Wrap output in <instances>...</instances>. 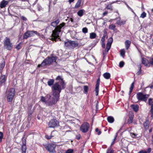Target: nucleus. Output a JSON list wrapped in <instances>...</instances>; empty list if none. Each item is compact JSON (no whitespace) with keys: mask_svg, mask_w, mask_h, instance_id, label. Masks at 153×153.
I'll use <instances>...</instances> for the list:
<instances>
[{"mask_svg":"<svg viewBox=\"0 0 153 153\" xmlns=\"http://www.w3.org/2000/svg\"><path fill=\"white\" fill-rule=\"evenodd\" d=\"M57 82L52 85V89L53 96H56L58 97L60 96V93L61 90L65 88L66 84L62 76H58L55 79Z\"/></svg>","mask_w":153,"mask_h":153,"instance_id":"f257e3e1","label":"nucleus"},{"mask_svg":"<svg viewBox=\"0 0 153 153\" xmlns=\"http://www.w3.org/2000/svg\"><path fill=\"white\" fill-rule=\"evenodd\" d=\"M56 59L57 57L56 56L48 57L43 61L41 64L39 65L38 67H44L47 65H49L53 62H56Z\"/></svg>","mask_w":153,"mask_h":153,"instance_id":"f03ea898","label":"nucleus"},{"mask_svg":"<svg viewBox=\"0 0 153 153\" xmlns=\"http://www.w3.org/2000/svg\"><path fill=\"white\" fill-rule=\"evenodd\" d=\"M57 97L56 96H53L52 97L49 94L47 95L46 96L47 104L48 105H51L56 104L59 99V97Z\"/></svg>","mask_w":153,"mask_h":153,"instance_id":"7ed1b4c3","label":"nucleus"},{"mask_svg":"<svg viewBox=\"0 0 153 153\" xmlns=\"http://www.w3.org/2000/svg\"><path fill=\"white\" fill-rule=\"evenodd\" d=\"M34 34H36L40 38H43L44 37V36L38 33L37 31H30L27 30L25 32L23 36V38H27L30 37L34 36Z\"/></svg>","mask_w":153,"mask_h":153,"instance_id":"20e7f679","label":"nucleus"},{"mask_svg":"<svg viewBox=\"0 0 153 153\" xmlns=\"http://www.w3.org/2000/svg\"><path fill=\"white\" fill-rule=\"evenodd\" d=\"M65 45L67 46L70 49H74L76 47H79L80 45L77 42L75 41H68L65 43Z\"/></svg>","mask_w":153,"mask_h":153,"instance_id":"39448f33","label":"nucleus"},{"mask_svg":"<svg viewBox=\"0 0 153 153\" xmlns=\"http://www.w3.org/2000/svg\"><path fill=\"white\" fill-rule=\"evenodd\" d=\"M15 91L13 88H11L6 92L7 98V101L11 102L15 95Z\"/></svg>","mask_w":153,"mask_h":153,"instance_id":"423d86ee","label":"nucleus"},{"mask_svg":"<svg viewBox=\"0 0 153 153\" xmlns=\"http://www.w3.org/2000/svg\"><path fill=\"white\" fill-rule=\"evenodd\" d=\"M113 41V39H108L106 45V49H105L104 50L102 51V53L104 57L107 54L108 51L110 49Z\"/></svg>","mask_w":153,"mask_h":153,"instance_id":"0eeeda50","label":"nucleus"},{"mask_svg":"<svg viewBox=\"0 0 153 153\" xmlns=\"http://www.w3.org/2000/svg\"><path fill=\"white\" fill-rule=\"evenodd\" d=\"M149 95H144L141 92H139L137 94V98L138 100L146 101L149 97Z\"/></svg>","mask_w":153,"mask_h":153,"instance_id":"6e6552de","label":"nucleus"},{"mask_svg":"<svg viewBox=\"0 0 153 153\" xmlns=\"http://www.w3.org/2000/svg\"><path fill=\"white\" fill-rule=\"evenodd\" d=\"M4 47L5 48L9 50L12 49L13 45L10 42L9 39H6L4 41Z\"/></svg>","mask_w":153,"mask_h":153,"instance_id":"1a4fd4ad","label":"nucleus"},{"mask_svg":"<svg viewBox=\"0 0 153 153\" xmlns=\"http://www.w3.org/2000/svg\"><path fill=\"white\" fill-rule=\"evenodd\" d=\"M89 127V125L87 122H85L83 123L80 127V130L83 133L87 132Z\"/></svg>","mask_w":153,"mask_h":153,"instance_id":"9d476101","label":"nucleus"},{"mask_svg":"<svg viewBox=\"0 0 153 153\" xmlns=\"http://www.w3.org/2000/svg\"><path fill=\"white\" fill-rule=\"evenodd\" d=\"M59 125V122L55 119L51 120L48 124V126L50 128H54Z\"/></svg>","mask_w":153,"mask_h":153,"instance_id":"9b49d317","label":"nucleus"},{"mask_svg":"<svg viewBox=\"0 0 153 153\" xmlns=\"http://www.w3.org/2000/svg\"><path fill=\"white\" fill-rule=\"evenodd\" d=\"M55 147L53 144H49L46 146V148L50 152H53L55 151Z\"/></svg>","mask_w":153,"mask_h":153,"instance_id":"f8f14e48","label":"nucleus"},{"mask_svg":"<svg viewBox=\"0 0 153 153\" xmlns=\"http://www.w3.org/2000/svg\"><path fill=\"white\" fill-rule=\"evenodd\" d=\"M100 81V78H99L97 80L95 90L96 92V96L98 95V94Z\"/></svg>","mask_w":153,"mask_h":153,"instance_id":"ddd939ff","label":"nucleus"},{"mask_svg":"<svg viewBox=\"0 0 153 153\" xmlns=\"http://www.w3.org/2000/svg\"><path fill=\"white\" fill-rule=\"evenodd\" d=\"M134 115L132 112H129V119H128V123H132L133 120Z\"/></svg>","mask_w":153,"mask_h":153,"instance_id":"4468645a","label":"nucleus"},{"mask_svg":"<svg viewBox=\"0 0 153 153\" xmlns=\"http://www.w3.org/2000/svg\"><path fill=\"white\" fill-rule=\"evenodd\" d=\"M9 3V1L3 0L0 3V7L2 8L5 7Z\"/></svg>","mask_w":153,"mask_h":153,"instance_id":"2eb2a0df","label":"nucleus"},{"mask_svg":"<svg viewBox=\"0 0 153 153\" xmlns=\"http://www.w3.org/2000/svg\"><path fill=\"white\" fill-rule=\"evenodd\" d=\"M60 32H58L57 30L55 28L54 30L53 31L52 35L54 37L53 38H57L59 37V33Z\"/></svg>","mask_w":153,"mask_h":153,"instance_id":"dca6fc26","label":"nucleus"},{"mask_svg":"<svg viewBox=\"0 0 153 153\" xmlns=\"http://www.w3.org/2000/svg\"><path fill=\"white\" fill-rule=\"evenodd\" d=\"M65 23L63 22L60 24L59 25L57 26L55 28L56 29L58 30V32H61V29L65 25Z\"/></svg>","mask_w":153,"mask_h":153,"instance_id":"f3484780","label":"nucleus"},{"mask_svg":"<svg viewBox=\"0 0 153 153\" xmlns=\"http://www.w3.org/2000/svg\"><path fill=\"white\" fill-rule=\"evenodd\" d=\"M152 99L150 98L149 100V104L151 105L150 112L152 115H153V102L152 101Z\"/></svg>","mask_w":153,"mask_h":153,"instance_id":"a211bd4d","label":"nucleus"},{"mask_svg":"<svg viewBox=\"0 0 153 153\" xmlns=\"http://www.w3.org/2000/svg\"><path fill=\"white\" fill-rule=\"evenodd\" d=\"M6 78L4 75H2L0 77V83L1 84L4 83L6 81Z\"/></svg>","mask_w":153,"mask_h":153,"instance_id":"6ab92c4d","label":"nucleus"},{"mask_svg":"<svg viewBox=\"0 0 153 153\" xmlns=\"http://www.w3.org/2000/svg\"><path fill=\"white\" fill-rule=\"evenodd\" d=\"M59 22V19H58L55 21L51 22V25L53 27H56Z\"/></svg>","mask_w":153,"mask_h":153,"instance_id":"aec40b11","label":"nucleus"},{"mask_svg":"<svg viewBox=\"0 0 153 153\" xmlns=\"http://www.w3.org/2000/svg\"><path fill=\"white\" fill-rule=\"evenodd\" d=\"M142 63L145 66H149V62L148 60L146 58H142Z\"/></svg>","mask_w":153,"mask_h":153,"instance_id":"412c9836","label":"nucleus"},{"mask_svg":"<svg viewBox=\"0 0 153 153\" xmlns=\"http://www.w3.org/2000/svg\"><path fill=\"white\" fill-rule=\"evenodd\" d=\"M85 12L84 10L82 9L79 10L77 13V15L80 17L82 16Z\"/></svg>","mask_w":153,"mask_h":153,"instance_id":"4be33fe9","label":"nucleus"},{"mask_svg":"<svg viewBox=\"0 0 153 153\" xmlns=\"http://www.w3.org/2000/svg\"><path fill=\"white\" fill-rule=\"evenodd\" d=\"M131 43V41L129 40H127L125 42V45L126 49L128 50L129 48L130 47V44Z\"/></svg>","mask_w":153,"mask_h":153,"instance_id":"5701e85b","label":"nucleus"},{"mask_svg":"<svg viewBox=\"0 0 153 153\" xmlns=\"http://www.w3.org/2000/svg\"><path fill=\"white\" fill-rule=\"evenodd\" d=\"M26 149L27 147L26 145V143L25 142V143H24L22 147V153H26Z\"/></svg>","mask_w":153,"mask_h":153,"instance_id":"b1692460","label":"nucleus"},{"mask_svg":"<svg viewBox=\"0 0 153 153\" xmlns=\"http://www.w3.org/2000/svg\"><path fill=\"white\" fill-rule=\"evenodd\" d=\"M103 76L105 79H108L110 78L111 75L110 73L106 72L104 74Z\"/></svg>","mask_w":153,"mask_h":153,"instance_id":"393cba45","label":"nucleus"},{"mask_svg":"<svg viewBox=\"0 0 153 153\" xmlns=\"http://www.w3.org/2000/svg\"><path fill=\"white\" fill-rule=\"evenodd\" d=\"M131 107L135 112H137L138 110L139 106L137 105H132Z\"/></svg>","mask_w":153,"mask_h":153,"instance_id":"a878e982","label":"nucleus"},{"mask_svg":"<svg viewBox=\"0 0 153 153\" xmlns=\"http://www.w3.org/2000/svg\"><path fill=\"white\" fill-rule=\"evenodd\" d=\"M107 120L108 122L112 123L114 121V119L113 117L109 116L107 118Z\"/></svg>","mask_w":153,"mask_h":153,"instance_id":"bb28decb","label":"nucleus"},{"mask_svg":"<svg viewBox=\"0 0 153 153\" xmlns=\"http://www.w3.org/2000/svg\"><path fill=\"white\" fill-rule=\"evenodd\" d=\"M5 65V62L4 61H3L2 63L0 64V70H1L0 72L1 73H2V70H3V68H4Z\"/></svg>","mask_w":153,"mask_h":153,"instance_id":"cd10ccee","label":"nucleus"},{"mask_svg":"<svg viewBox=\"0 0 153 153\" xmlns=\"http://www.w3.org/2000/svg\"><path fill=\"white\" fill-rule=\"evenodd\" d=\"M54 80L53 79H49L48 82V84L49 86H51L54 84Z\"/></svg>","mask_w":153,"mask_h":153,"instance_id":"c85d7f7f","label":"nucleus"},{"mask_svg":"<svg viewBox=\"0 0 153 153\" xmlns=\"http://www.w3.org/2000/svg\"><path fill=\"white\" fill-rule=\"evenodd\" d=\"M125 21H122L120 20H117V24L118 25H124L125 23Z\"/></svg>","mask_w":153,"mask_h":153,"instance_id":"c756f323","label":"nucleus"},{"mask_svg":"<svg viewBox=\"0 0 153 153\" xmlns=\"http://www.w3.org/2000/svg\"><path fill=\"white\" fill-rule=\"evenodd\" d=\"M81 0H79L76 4L74 8H76L79 7L80 6V4L81 3Z\"/></svg>","mask_w":153,"mask_h":153,"instance_id":"7c9ffc66","label":"nucleus"},{"mask_svg":"<svg viewBox=\"0 0 153 153\" xmlns=\"http://www.w3.org/2000/svg\"><path fill=\"white\" fill-rule=\"evenodd\" d=\"M109 28L110 29L115 31L116 30V26L113 24H112L109 25Z\"/></svg>","mask_w":153,"mask_h":153,"instance_id":"2f4dec72","label":"nucleus"},{"mask_svg":"<svg viewBox=\"0 0 153 153\" xmlns=\"http://www.w3.org/2000/svg\"><path fill=\"white\" fill-rule=\"evenodd\" d=\"M96 34L95 33H90V38H95L96 37Z\"/></svg>","mask_w":153,"mask_h":153,"instance_id":"473e14b6","label":"nucleus"},{"mask_svg":"<svg viewBox=\"0 0 153 153\" xmlns=\"http://www.w3.org/2000/svg\"><path fill=\"white\" fill-rule=\"evenodd\" d=\"M144 126L145 128L147 129L149 128V124L148 122V121H146L144 123Z\"/></svg>","mask_w":153,"mask_h":153,"instance_id":"72a5a7b5","label":"nucleus"},{"mask_svg":"<svg viewBox=\"0 0 153 153\" xmlns=\"http://www.w3.org/2000/svg\"><path fill=\"white\" fill-rule=\"evenodd\" d=\"M134 82H133L131 83V87L130 88V91L129 92V94H130L132 92V90L134 88Z\"/></svg>","mask_w":153,"mask_h":153,"instance_id":"f704fd0d","label":"nucleus"},{"mask_svg":"<svg viewBox=\"0 0 153 153\" xmlns=\"http://www.w3.org/2000/svg\"><path fill=\"white\" fill-rule=\"evenodd\" d=\"M41 100L43 102L47 104V99H46V98L43 96H41Z\"/></svg>","mask_w":153,"mask_h":153,"instance_id":"c9c22d12","label":"nucleus"},{"mask_svg":"<svg viewBox=\"0 0 153 153\" xmlns=\"http://www.w3.org/2000/svg\"><path fill=\"white\" fill-rule=\"evenodd\" d=\"M125 51L124 49L121 50L120 51V54L121 56L124 57L125 56Z\"/></svg>","mask_w":153,"mask_h":153,"instance_id":"e433bc0d","label":"nucleus"},{"mask_svg":"<svg viewBox=\"0 0 153 153\" xmlns=\"http://www.w3.org/2000/svg\"><path fill=\"white\" fill-rule=\"evenodd\" d=\"M105 39H101V41L102 42H101V45L102 46V48H105V44L104 43V41H105Z\"/></svg>","mask_w":153,"mask_h":153,"instance_id":"4c0bfd02","label":"nucleus"},{"mask_svg":"<svg viewBox=\"0 0 153 153\" xmlns=\"http://www.w3.org/2000/svg\"><path fill=\"white\" fill-rule=\"evenodd\" d=\"M106 8L108 10H112V6L111 4H108L106 7Z\"/></svg>","mask_w":153,"mask_h":153,"instance_id":"58836bf2","label":"nucleus"},{"mask_svg":"<svg viewBox=\"0 0 153 153\" xmlns=\"http://www.w3.org/2000/svg\"><path fill=\"white\" fill-rule=\"evenodd\" d=\"M107 32L106 31L104 30L103 31V35L102 38H107Z\"/></svg>","mask_w":153,"mask_h":153,"instance_id":"ea45409f","label":"nucleus"},{"mask_svg":"<svg viewBox=\"0 0 153 153\" xmlns=\"http://www.w3.org/2000/svg\"><path fill=\"white\" fill-rule=\"evenodd\" d=\"M146 13L144 12H143L141 14L140 17L143 18H144L145 17H146Z\"/></svg>","mask_w":153,"mask_h":153,"instance_id":"a19ab883","label":"nucleus"},{"mask_svg":"<svg viewBox=\"0 0 153 153\" xmlns=\"http://www.w3.org/2000/svg\"><path fill=\"white\" fill-rule=\"evenodd\" d=\"M22 44V43H20L19 44H18L16 47V48L17 49V50H19L20 48H21V45Z\"/></svg>","mask_w":153,"mask_h":153,"instance_id":"79ce46f5","label":"nucleus"},{"mask_svg":"<svg viewBox=\"0 0 153 153\" xmlns=\"http://www.w3.org/2000/svg\"><path fill=\"white\" fill-rule=\"evenodd\" d=\"M107 153H114V150L111 148L108 149L107 151Z\"/></svg>","mask_w":153,"mask_h":153,"instance_id":"37998d69","label":"nucleus"},{"mask_svg":"<svg viewBox=\"0 0 153 153\" xmlns=\"http://www.w3.org/2000/svg\"><path fill=\"white\" fill-rule=\"evenodd\" d=\"M88 31V29L86 27L83 28L82 29V32L84 33H87Z\"/></svg>","mask_w":153,"mask_h":153,"instance_id":"c03bdc74","label":"nucleus"},{"mask_svg":"<svg viewBox=\"0 0 153 153\" xmlns=\"http://www.w3.org/2000/svg\"><path fill=\"white\" fill-rule=\"evenodd\" d=\"M124 63L123 61L120 62L119 63V66L120 67L122 68L123 67L124 65Z\"/></svg>","mask_w":153,"mask_h":153,"instance_id":"a18cd8bd","label":"nucleus"},{"mask_svg":"<svg viewBox=\"0 0 153 153\" xmlns=\"http://www.w3.org/2000/svg\"><path fill=\"white\" fill-rule=\"evenodd\" d=\"M73 150L71 149H69L67 150L66 153H73Z\"/></svg>","mask_w":153,"mask_h":153,"instance_id":"49530a36","label":"nucleus"},{"mask_svg":"<svg viewBox=\"0 0 153 153\" xmlns=\"http://www.w3.org/2000/svg\"><path fill=\"white\" fill-rule=\"evenodd\" d=\"M3 137V133L0 131V143L1 142Z\"/></svg>","mask_w":153,"mask_h":153,"instance_id":"de8ad7c7","label":"nucleus"},{"mask_svg":"<svg viewBox=\"0 0 153 153\" xmlns=\"http://www.w3.org/2000/svg\"><path fill=\"white\" fill-rule=\"evenodd\" d=\"M84 91L86 92H87L88 89V87L87 86H85L84 87Z\"/></svg>","mask_w":153,"mask_h":153,"instance_id":"09e8293b","label":"nucleus"},{"mask_svg":"<svg viewBox=\"0 0 153 153\" xmlns=\"http://www.w3.org/2000/svg\"><path fill=\"white\" fill-rule=\"evenodd\" d=\"M49 40H50V41L49 42L50 43H52L54 41H55V42H56L57 41L56 39H49Z\"/></svg>","mask_w":153,"mask_h":153,"instance_id":"8fccbe9b","label":"nucleus"},{"mask_svg":"<svg viewBox=\"0 0 153 153\" xmlns=\"http://www.w3.org/2000/svg\"><path fill=\"white\" fill-rule=\"evenodd\" d=\"M149 64H150L151 65L153 66V58L151 59L150 61L149 62Z\"/></svg>","mask_w":153,"mask_h":153,"instance_id":"3c124183","label":"nucleus"},{"mask_svg":"<svg viewBox=\"0 0 153 153\" xmlns=\"http://www.w3.org/2000/svg\"><path fill=\"white\" fill-rule=\"evenodd\" d=\"M131 135L133 137H135L137 135V134H136L133 133H131Z\"/></svg>","mask_w":153,"mask_h":153,"instance_id":"603ef678","label":"nucleus"},{"mask_svg":"<svg viewBox=\"0 0 153 153\" xmlns=\"http://www.w3.org/2000/svg\"><path fill=\"white\" fill-rule=\"evenodd\" d=\"M53 136H49L48 135H46L45 136L46 138L48 139H49L51 138Z\"/></svg>","mask_w":153,"mask_h":153,"instance_id":"864d4df0","label":"nucleus"},{"mask_svg":"<svg viewBox=\"0 0 153 153\" xmlns=\"http://www.w3.org/2000/svg\"><path fill=\"white\" fill-rule=\"evenodd\" d=\"M21 18L23 20L26 21L27 20V18L25 17L22 16L21 17Z\"/></svg>","mask_w":153,"mask_h":153,"instance_id":"5fc2aeb1","label":"nucleus"},{"mask_svg":"<svg viewBox=\"0 0 153 153\" xmlns=\"http://www.w3.org/2000/svg\"><path fill=\"white\" fill-rule=\"evenodd\" d=\"M138 153H147L146 151L144 150H141L139 151Z\"/></svg>","mask_w":153,"mask_h":153,"instance_id":"6e6d98bb","label":"nucleus"},{"mask_svg":"<svg viewBox=\"0 0 153 153\" xmlns=\"http://www.w3.org/2000/svg\"><path fill=\"white\" fill-rule=\"evenodd\" d=\"M151 151V149L149 148L147 149V151H146V152L147 153H150Z\"/></svg>","mask_w":153,"mask_h":153,"instance_id":"4d7b16f0","label":"nucleus"},{"mask_svg":"<svg viewBox=\"0 0 153 153\" xmlns=\"http://www.w3.org/2000/svg\"><path fill=\"white\" fill-rule=\"evenodd\" d=\"M117 136V133H116V135L114 137V139L113 140V141L114 142H115V141L116 139Z\"/></svg>","mask_w":153,"mask_h":153,"instance_id":"13d9d810","label":"nucleus"},{"mask_svg":"<svg viewBox=\"0 0 153 153\" xmlns=\"http://www.w3.org/2000/svg\"><path fill=\"white\" fill-rule=\"evenodd\" d=\"M80 137V135L79 134L76 137V138L77 139V140H79Z\"/></svg>","mask_w":153,"mask_h":153,"instance_id":"bf43d9fd","label":"nucleus"},{"mask_svg":"<svg viewBox=\"0 0 153 153\" xmlns=\"http://www.w3.org/2000/svg\"><path fill=\"white\" fill-rule=\"evenodd\" d=\"M141 70H139V71L137 72V74L138 75H139L141 74Z\"/></svg>","mask_w":153,"mask_h":153,"instance_id":"052dcab7","label":"nucleus"},{"mask_svg":"<svg viewBox=\"0 0 153 153\" xmlns=\"http://www.w3.org/2000/svg\"><path fill=\"white\" fill-rule=\"evenodd\" d=\"M108 14L107 11H105L103 14V16H105Z\"/></svg>","mask_w":153,"mask_h":153,"instance_id":"680f3d73","label":"nucleus"},{"mask_svg":"<svg viewBox=\"0 0 153 153\" xmlns=\"http://www.w3.org/2000/svg\"><path fill=\"white\" fill-rule=\"evenodd\" d=\"M98 102H97L96 103V107L97 109H98Z\"/></svg>","mask_w":153,"mask_h":153,"instance_id":"e2e57ef3","label":"nucleus"},{"mask_svg":"<svg viewBox=\"0 0 153 153\" xmlns=\"http://www.w3.org/2000/svg\"><path fill=\"white\" fill-rule=\"evenodd\" d=\"M138 67L139 69V70H141V66L140 64L138 65Z\"/></svg>","mask_w":153,"mask_h":153,"instance_id":"0e129e2a","label":"nucleus"},{"mask_svg":"<svg viewBox=\"0 0 153 153\" xmlns=\"http://www.w3.org/2000/svg\"><path fill=\"white\" fill-rule=\"evenodd\" d=\"M70 19V21H71V22H74V20L72 18H71Z\"/></svg>","mask_w":153,"mask_h":153,"instance_id":"69168bd1","label":"nucleus"},{"mask_svg":"<svg viewBox=\"0 0 153 153\" xmlns=\"http://www.w3.org/2000/svg\"><path fill=\"white\" fill-rule=\"evenodd\" d=\"M74 0H69V1L70 2V3H71V2H73Z\"/></svg>","mask_w":153,"mask_h":153,"instance_id":"338daca9","label":"nucleus"},{"mask_svg":"<svg viewBox=\"0 0 153 153\" xmlns=\"http://www.w3.org/2000/svg\"><path fill=\"white\" fill-rule=\"evenodd\" d=\"M101 131H98V135H100L101 134Z\"/></svg>","mask_w":153,"mask_h":153,"instance_id":"774afa93","label":"nucleus"}]
</instances>
